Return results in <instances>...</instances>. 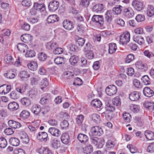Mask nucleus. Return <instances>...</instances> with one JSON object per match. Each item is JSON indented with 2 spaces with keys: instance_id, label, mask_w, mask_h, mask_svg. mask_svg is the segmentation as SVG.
<instances>
[{
  "instance_id": "4d7b16f0",
  "label": "nucleus",
  "mask_w": 154,
  "mask_h": 154,
  "mask_svg": "<svg viewBox=\"0 0 154 154\" xmlns=\"http://www.w3.org/2000/svg\"><path fill=\"white\" fill-rule=\"evenodd\" d=\"M35 55V52L32 50H29L27 51L25 54V56L26 57H32Z\"/></svg>"
},
{
  "instance_id": "f8f14e48",
  "label": "nucleus",
  "mask_w": 154,
  "mask_h": 154,
  "mask_svg": "<svg viewBox=\"0 0 154 154\" xmlns=\"http://www.w3.org/2000/svg\"><path fill=\"white\" fill-rule=\"evenodd\" d=\"M22 41L25 43L31 42L32 39V37L31 35L29 34H24L21 36Z\"/></svg>"
},
{
  "instance_id": "13d9d810",
  "label": "nucleus",
  "mask_w": 154,
  "mask_h": 154,
  "mask_svg": "<svg viewBox=\"0 0 154 154\" xmlns=\"http://www.w3.org/2000/svg\"><path fill=\"white\" fill-rule=\"evenodd\" d=\"M83 83V82L79 78H75L74 81L73 85H80Z\"/></svg>"
},
{
  "instance_id": "c9c22d12",
  "label": "nucleus",
  "mask_w": 154,
  "mask_h": 154,
  "mask_svg": "<svg viewBox=\"0 0 154 154\" xmlns=\"http://www.w3.org/2000/svg\"><path fill=\"white\" fill-rule=\"evenodd\" d=\"M15 72L13 71V69L8 71L7 73L4 74L5 76L9 79H12L15 77Z\"/></svg>"
},
{
  "instance_id": "680f3d73",
  "label": "nucleus",
  "mask_w": 154,
  "mask_h": 154,
  "mask_svg": "<svg viewBox=\"0 0 154 154\" xmlns=\"http://www.w3.org/2000/svg\"><path fill=\"white\" fill-rule=\"evenodd\" d=\"M59 117L60 118L65 119H69L70 116L67 113L62 112L60 114Z\"/></svg>"
},
{
  "instance_id": "cd10ccee",
  "label": "nucleus",
  "mask_w": 154,
  "mask_h": 154,
  "mask_svg": "<svg viewBox=\"0 0 154 154\" xmlns=\"http://www.w3.org/2000/svg\"><path fill=\"white\" fill-rule=\"evenodd\" d=\"M103 8V6L102 4H97L93 6L92 11L95 12L97 13L101 11Z\"/></svg>"
},
{
  "instance_id": "dca6fc26",
  "label": "nucleus",
  "mask_w": 154,
  "mask_h": 154,
  "mask_svg": "<svg viewBox=\"0 0 154 154\" xmlns=\"http://www.w3.org/2000/svg\"><path fill=\"white\" fill-rule=\"evenodd\" d=\"M8 108L11 111H14L19 108V104L15 102H11L8 104Z\"/></svg>"
},
{
  "instance_id": "a19ab883",
  "label": "nucleus",
  "mask_w": 154,
  "mask_h": 154,
  "mask_svg": "<svg viewBox=\"0 0 154 154\" xmlns=\"http://www.w3.org/2000/svg\"><path fill=\"white\" fill-rule=\"evenodd\" d=\"M57 46L56 42L51 43V42H49L47 43L46 47L48 49L50 50L55 49Z\"/></svg>"
},
{
  "instance_id": "6ab92c4d",
  "label": "nucleus",
  "mask_w": 154,
  "mask_h": 154,
  "mask_svg": "<svg viewBox=\"0 0 154 154\" xmlns=\"http://www.w3.org/2000/svg\"><path fill=\"white\" fill-rule=\"evenodd\" d=\"M59 20V17L56 15H50L48 17L47 21L48 23H53Z\"/></svg>"
},
{
  "instance_id": "09e8293b",
  "label": "nucleus",
  "mask_w": 154,
  "mask_h": 154,
  "mask_svg": "<svg viewBox=\"0 0 154 154\" xmlns=\"http://www.w3.org/2000/svg\"><path fill=\"white\" fill-rule=\"evenodd\" d=\"M7 145V142L6 139L3 137L0 138V147L2 148H5Z\"/></svg>"
},
{
  "instance_id": "423d86ee",
  "label": "nucleus",
  "mask_w": 154,
  "mask_h": 154,
  "mask_svg": "<svg viewBox=\"0 0 154 154\" xmlns=\"http://www.w3.org/2000/svg\"><path fill=\"white\" fill-rule=\"evenodd\" d=\"M132 5L138 11L142 10L144 7L143 2L138 0L133 1L132 3Z\"/></svg>"
},
{
  "instance_id": "bf43d9fd",
  "label": "nucleus",
  "mask_w": 154,
  "mask_h": 154,
  "mask_svg": "<svg viewBox=\"0 0 154 154\" xmlns=\"http://www.w3.org/2000/svg\"><path fill=\"white\" fill-rule=\"evenodd\" d=\"M64 75L65 78L69 79L72 78L74 76L73 73L71 71H67L64 72Z\"/></svg>"
},
{
  "instance_id": "7c9ffc66",
  "label": "nucleus",
  "mask_w": 154,
  "mask_h": 154,
  "mask_svg": "<svg viewBox=\"0 0 154 154\" xmlns=\"http://www.w3.org/2000/svg\"><path fill=\"white\" fill-rule=\"evenodd\" d=\"M90 119L95 122L97 123L100 120V116L97 114H94L90 116Z\"/></svg>"
},
{
  "instance_id": "6e6552de",
  "label": "nucleus",
  "mask_w": 154,
  "mask_h": 154,
  "mask_svg": "<svg viewBox=\"0 0 154 154\" xmlns=\"http://www.w3.org/2000/svg\"><path fill=\"white\" fill-rule=\"evenodd\" d=\"M37 138L39 140L45 142L49 139L47 133L45 132H40L38 133Z\"/></svg>"
},
{
  "instance_id": "1a4fd4ad",
  "label": "nucleus",
  "mask_w": 154,
  "mask_h": 154,
  "mask_svg": "<svg viewBox=\"0 0 154 154\" xmlns=\"http://www.w3.org/2000/svg\"><path fill=\"white\" fill-rule=\"evenodd\" d=\"M23 143L26 144L29 141V139L26 133L24 131H20L18 133Z\"/></svg>"
},
{
  "instance_id": "774afa93",
  "label": "nucleus",
  "mask_w": 154,
  "mask_h": 154,
  "mask_svg": "<svg viewBox=\"0 0 154 154\" xmlns=\"http://www.w3.org/2000/svg\"><path fill=\"white\" fill-rule=\"evenodd\" d=\"M147 151L151 153L154 152V143H151L148 146Z\"/></svg>"
},
{
  "instance_id": "a211bd4d",
  "label": "nucleus",
  "mask_w": 154,
  "mask_h": 154,
  "mask_svg": "<svg viewBox=\"0 0 154 154\" xmlns=\"http://www.w3.org/2000/svg\"><path fill=\"white\" fill-rule=\"evenodd\" d=\"M61 140L64 144H68L69 142V136L67 133L63 134L61 137Z\"/></svg>"
},
{
  "instance_id": "473e14b6",
  "label": "nucleus",
  "mask_w": 154,
  "mask_h": 154,
  "mask_svg": "<svg viewBox=\"0 0 154 154\" xmlns=\"http://www.w3.org/2000/svg\"><path fill=\"white\" fill-rule=\"evenodd\" d=\"M109 48V52L110 54L114 53L117 48L116 45L115 43H110Z\"/></svg>"
},
{
  "instance_id": "bb28decb",
  "label": "nucleus",
  "mask_w": 154,
  "mask_h": 154,
  "mask_svg": "<svg viewBox=\"0 0 154 154\" xmlns=\"http://www.w3.org/2000/svg\"><path fill=\"white\" fill-rule=\"evenodd\" d=\"M147 14L149 17H151L154 15V8L152 5H147Z\"/></svg>"
},
{
  "instance_id": "79ce46f5",
  "label": "nucleus",
  "mask_w": 154,
  "mask_h": 154,
  "mask_svg": "<svg viewBox=\"0 0 154 154\" xmlns=\"http://www.w3.org/2000/svg\"><path fill=\"white\" fill-rule=\"evenodd\" d=\"M79 60V57L76 55L72 56L69 59V61L72 65H75Z\"/></svg>"
},
{
  "instance_id": "4c0bfd02",
  "label": "nucleus",
  "mask_w": 154,
  "mask_h": 154,
  "mask_svg": "<svg viewBox=\"0 0 154 154\" xmlns=\"http://www.w3.org/2000/svg\"><path fill=\"white\" fill-rule=\"evenodd\" d=\"M122 117L126 122H129L131 118V115L128 112H125L122 114Z\"/></svg>"
},
{
  "instance_id": "603ef678",
  "label": "nucleus",
  "mask_w": 154,
  "mask_h": 154,
  "mask_svg": "<svg viewBox=\"0 0 154 154\" xmlns=\"http://www.w3.org/2000/svg\"><path fill=\"white\" fill-rule=\"evenodd\" d=\"M68 49L72 51H76L78 50V47L74 44H70L67 46Z\"/></svg>"
},
{
  "instance_id": "a878e982",
  "label": "nucleus",
  "mask_w": 154,
  "mask_h": 154,
  "mask_svg": "<svg viewBox=\"0 0 154 154\" xmlns=\"http://www.w3.org/2000/svg\"><path fill=\"white\" fill-rule=\"evenodd\" d=\"M144 134L148 140H154V132L149 130H147L145 131Z\"/></svg>"
},
{
  "instance_id": "2eb2a0df",
  "label": "nucleus",
  "mask_w": 154,
  "mask_h": 154,
  "mask_svg": "<svg viewBox=\"0 0 154 154\" xmlns=\"http://www.w3.org/2000/svg\"><path fill=\"white\" fill-rule=\"evenodd\" d=\"M144 95L148 97H152L154 94V91L148 87H146L143 90Z\"/></svg>"
},
{
  "instance_id": "e433bc0d",
  "label": "nucleus",
  "mask_w": 154,
  "mask_h": 154,
  "mask_svg": "<svg viewBox=\"0 0 154 154\" xmlns=\"http://www.w3.org/2000/svg\"><path fill=\"white\" fill-rule=\"evenodd\" d=\"M40 106L37 105L33 106L31 109L32 112L36 115L38 114L41 111Z\"/></svg>"
},
{
  "instance_id": "f03ea898",
  "label": "nucleus",
  "mask_w": 154,
  "mask_h": 154,
  "mask_svg": "<svg viewBox=\"0 0 154 154\" xmlns=\"http://www.w3.org/2000/svg\"><path fill=\"white\" fill-rule=\"evenodd\" d=\"M92 20L95 22L99 27L102 26L104 23L103 18L101 15H94L92 18Z\"/></svg>"
},
{
  "instance_id": "f3484780",
  "label": "nucleus",
  "mask_w": 154,
  "mask_h": 154,
  "mask_svg": "<svg viewBox=\"0 0 154 154\" xmlns=\"http://www.w3.org/2000/svg\"><path fill=\"white\" fill-rule=\"evenodd\" d=\"M8 123L10 127L14 129L19 128L21 126L20 123L13 120H9Z\"/></svg>"
},
{
  "instance_id": "69168bd1",
  "label": "nucleus",
  "mask_w": 154,
  "mask_h": 154,
  "mask_svg": "<svg viewBox=\"0 0 154 154\" xmlns=\"http://www.w3.org/2000/svg\"><path fill=\"white\" fill-rule=\"evenodd\" d=\"M127 147L129 148L130 151L132 153H134L137 151V149L132 144H129L127 146Z\"/></svg>"
},
{
  "instance_id": "f257e3e1",
  "label": "nucleus",
  "mask_w": 154,
  "mask_h": 154,
  "mask_svg": "<svg viewBox=\"0 0 154 154\" xmlns=\"http://www.w3.org/2000/svg\"><path fill=\"white\" fill-rule=\"evenodd\" d=\"M122 11L123 16L127 18H130L134 16V11L131 8H124L122 9Z\"/></svg>"
},
{
  "instance_id": "3c124183",
  "label": "nucleus",
  "mask_w": 154,
  "mask_h": 154,
  "mask_svg": "<svg viewBox=\"0 0 154 154\" xmlns=\"http://www.w3.org/2000/svg\"><path fill=\"white\" fill-rule=\"evenodd\" d=\"M146 40L149 44L153 43L154 42V34H151L147 36Z\"/></svg>"
},
{
  "instance_id": "2f4dec72",
  "label": "nucleus",
  "mask_w": 154,
  "mask_h": 154,
  "mask_svg": "<svg viewBox=\"0 0 154 154\" xmlns=\"http://www.w3.org/2000/svg\"><path fill=\"white\" fill-rule=\"evenodd\" d=\"M105 20L106 21L110 23L112 20V13L111 11H107L105 15Z\"/></svg>"
},
{
  "instance_id": "c03bdc74",
  "label": "nucleus",
  "mask_w": 154,
  "mask_h": 154,
  "mask_svg": "<svg viewBox=\"0 0 154 154\" xmlns=\"http://www.w3.org/2000/svg\"><path fill=\"white\" fill-rule=\"evenodd\" d=\"M141 79L145 85H149L150 84V80L147 75H145L143 76Z\"/></svg>"
},
{
  "instance_id": "9b49d317",
  "label": "nucleus",
  "mask_w": 154,
  "mask_h": 154,
  "mask_svg": "<svg viewBox=\"0 0 154 154\" xmlns=\"http://www.w3.org/2000/svg\"><path fill=\"white\" fill-rule=\"evenodd\" d=\"M63 27L68 30L72 29L74 28L73 23L68 20H64L63 23Z\"/></svg>"
},
{
  "instance_id": "0e129e2a",
  "label": "nucleus",
  "mask_w": 154,
  "mask_h": 154,
  "mask_svg": "<svg viewBox=\"0 0 154 154\" xmlns=\"http://www.w3.org/2000/svg\"><path fill=\"white\" fill-rule=\"evenodd\" d=\"M63 52V49L61 48L58 47L54 49L53 51V54H62Z\"/></svg>"
},
{
  "instance_id": "de8ad7c7",
  "label": "nucleus",
  "mask_w": 154,
  "mask_h": 154,
  "mask_svg": "<svg viewBox=\"0 0 154 154\" xmlns=\"http://www.w3.org/2000/svg\"><path fill=\"white\" fill-rule=\"evenodd\" d=\"M121 8L123 7L121 5H119L118 7H114L112 8V11L113 13L116 14H121L123 9Z\"/></svg>"
},
{
  "instance_id": "ea45409f",
  "label": "nucleus",
  "mask_w": 154,
  "mask_h": 154,
  "mask_svg": "<svg viewBox=\"0 0 154 154\" xmlns=\"http://www.w3.org/2000/svg\"><path fill=\"white\" fill-rule=\"evenodd\" d=\"M29 112L26 110H23L20 114V117L24 119L28 118L29 116Z\"/></svg>"
},
{
  "instance_id": "aec40b11",
  "label": "nucleus",
  "mask_w": 154,
  "mask_h": 154,
  "mask_svg": "<svg viewBox=\"0 0 154 154\" xmlns=\"http://www.w3.org/2000/svg\"><path fill=\"white\" fill-rule=\"evenodd\" d=\"M48 131L51 134L56 137H58L61 134L60 131L55 128H50L49 129Z\"/></svg>"
},
{
  "instance_id": "864d4df0",
  "label": "nucleus",
  "mask_w": 154,
  "mask_h": 154,
  "mask_svg": "<svg viewBox=\"0 0 154 154\" xmlns=\"http://www.w3.org/2000/svg\"><path fill=\"white\" fill-rule=\"evenodd\" d=\"M113 104L119 106L121 104V100L118 97H116L114 98L112 100Z\"/></svg>"
},
{
  "instance_id": "b1692460",
  "label": "nucleus",
  "mask_w": 154,
  "mask_h": 154,
  "mask_svg": "<svg viewBox=\"0 0 154 154\" xmlns=\"http://www.w3.org/2000/svg\"><path fill=\"white\" fill-rule=\"evenodd\" d=\"M10 144L14 146H18L20 144V141L18 138L16 137H11L9 140Z\"/></svg>"
},
{
  "instance_id": "a18cd8bd",
  "label": "nucleus",
  "mask_w": 154,
  "mask_h": 154,
  "mask_svg": "<svg viewBox=\"0 0 154 154\" xmlns=\"http://www.w3.org/2000/svg\"><path fill=\"white\" fill-rule=\"evenodd\" d=\"M21 102L23 105L28 106L31 104L30 100L27 97H24L21 100Z\"/></svg>"
},
{
  "instance_id": "5701e85b",
  "label": "nucleus",
  "mask_w": 154,
  "mask_h": 154,
  "mask_svg": "<svg viewBox=\"0 0 154 154\" xmlns=\"http://www.w3.org/2000/svg\"><path fill=\"white\" fill-rule=\"evenodd\" d=\"M143 106L149 110H153L154 108V103L152 101H146L143 103Z\"/></svg>"
},
{
  "instance_id": "f704fd0d",
  "label": "nucleus",
  "mask_w": 154,
  "mask_h": 154,
  "mask_svg": "<svg viewBox=\"0 0 154 154\" xmlns=\"http://www.w3.org/2000/svg\"><path fill=\"white\" fill-rule=\"evenodd\" d=\"M83 151L85 154H90L93 152V148L91 145L86 146L83 148Z\"/></svg>"
},
{
  "instance_id": "9d476101",
  "label": "nucleus",
  "mask_w": 154,
  "mask_h": 154,
  "mask_svg": "<svg viewBox=\"0 0 154 154\" xmlns=\"http://www.w3.org/2000/svg\"><path fill=\"white\" fill-rule=\"evenodd\" d=\"M140 93L137 91H134L131 93L129 96V99L132 101H137L140 98Z\"/></svg>"
},
{
  "instance_id": "e2e57ef3",
  "label": "nucleus",
  "mask_w": 154,
  "mask_h": 154,
  "mask_svg": "<svg viewBox=\"0 0 154 154\" xmlns=\"http://www.w3.org/2000/svg\"><path fill=\"white\" fill-rule=\"evenodd\" d=\"M134 59V56L133 54H128L127 57L125 61L126 63H129L133 61Z\"/></svg>"
},
{
  "instance_id": "4468645a",
  "label": "nucleus",
  "mask_w": 154,
  "mask_h": 154,
  "mask_svg": "<svg viewBox=\"0 0 154 154\" xmlns=\"http://www.w3.org/2000/svg\"><path fill=\"white\" fill-rule=\"evenodd\" d=\"M134 41L140 45H141L144 42L143 38L141 35H134L133 37Z\"/></svg>"
},
{
  "instance_id": "58836bf2",
  "label": "nucleus",
  "mask_w": 154,
  "mask_h": 154,
  "mask_svg": "<svg viewBox=\"0 0 154 154\" xmlns=\"http://www.w3.org/2000/svg\"><path fill=\"white\" fill-rule=\"evenodd\" d=\"M84 119V116L81 114L77 116L76 118V123L79 125H81Z\"/></svg>"
},
{
  "instance_id": "c85d7f7f",
  "label": "nucleus",
  "mask_w": 154,
  "mask_h": 154,
  "mask_svg": "<svg viewBox=\"0 0 154 154\" xmlns=\"http://www.w3.org/2000/svg\"><path fill=\"white\" fill-rule=\"evenodd\" d=\"M91 106L94 107L99 108L101 106L102 103L100 101L99 99H94L91 103Z\"/></svg>"
},
{
  "instance_id": "0eeeda50",
  "label": "nucleus",
  "mask_w": 154,
  "mask_h": 154,
  "mask_svg": "<svg viewBox=\"0 0 154 154\" xmlns=\"http://www.w3.org/2000/svg\"><path fill=\"white\" fill-rule=\"evenodd\" d=\"M59 4V2L56 1L51 2L48 6L49 11L51 12L55 11L58 8Z\"/></svg>"
},
{
  "instance_id": "393cba45",
  "label": "nucleus",
  "mask_w": 154,
  "mask_h": 154,
  "mask_svg": "<svg viewBox=\"0 0 154 154\" xmlns=\"http://www.w3.org/2000/svg\"><path fill=\"white\" fill-rule=\"evenodd\" d=\"M51 145L53 148L57 149L60 146V144L59 141L57 140L53 139L51 141Z\"/></svg>"
},
{
  "instance_id": "37998d69",
  "label": "nucleus",
  "mask_w": 154,
  "mask_h": 154,
  "mask_svg": "<svg viewBox=\"0 0 154 154\" xmlns=\"http://www.w3.org/2000/svg\"><path fill=\"white\" fill-rule=\"evenodd\" d=\"M49 85L48 79L46 78L43 79L41 82L40 87L41 89L43 90L45 87Z\"/></svg>"
},
{
  "instance_id": "49530a36",
  "label": "nucleus",
  "mask_w": 154,
  "mask_h": 154,
  "mask_svg": "<svg viewBox=\"0 0 154 154\" xmlns=\"http://www.w3.org/2000/svg\"><path fill=\"white\" fill-rule=\"evenodd\" d=\"M106 111L109 112H113L115 110V108L113 104L108 103L105 107Z\"/></svg>"
},
{
  "instance_id": "6e6d98bb",
  "label": "nucleus",
  "mask_w": 154,
  "mask_h": 154,
  "mask_svg": "<svg viewBox=\"0 0 154 154\" xmlns=\"http://www.w3.org/2000/svg\"><path fill=\"white\" fill-rule=\"evenodd\" d=\"M10 96L11 98L13 99H17L19 97V95L17 94L16 92L15 91H11L10 94Z\"/></svg>"
},
{
  "instance_id": "052dcab7",
  "label": "nucleus",
  "mask_w": 154,
  "mask_h": 154,
  "mask_svg": "<svg viewBox=\"0 0 154 154\" xmlns=\"http://www.w3.org/2000/svg\"><path fill=\"white\" fill-rule=\"evenodd\" d=\"M47 58V56L45 53L41 52L38 54V59L42 61H45Z\"/></svg>"
},
{
  "instance_id": "ddd939ff",
  "label": "nucleus",
  "mask_w": 154,
  "mask_h": 154,
  "mask_svg": "<svg viewBox=\"0 0 154 154\" xmlns=\"http://www.w3.org/2000/svg\"><path fill=\"white\" fill-rule=\"evenodd\" d=\"M77 138L78 140L82 143H85L87 142L88 140V137L86 135L82 133L78 134Z\"/></svg>"
},
{
  "instance_id": "20e7f679",
  "label": "nucleus",
  "mask_w": 154,
  "mask_h": 154,
  "mask_svg": "<svg viewBox=\"0 0 154 154\" xmlns=\"http://www.w3.org/2000/svg\"><path fill=\"white\" fill-rule=\"evenodd\" d=\"M117 91L116 87L114 85H109L106 89V94L109 96H112L116 94Z\"/></svg>"
},
{
  "instance_id": "338daca9",
  "label": "nucleus",
  "mask_w": 154,
  "mask_h": 154,
  "mask_svg": "<svg viewBox=\"0 0 154 154\" xmlns=\"http://www.w3.org/2000/svg\"><path fill=\"white\" fill-rule=\"evenodd\" d=\"M111 114L110 112H108L107 111H105V112L102 113V116L105 118L107 120H110L112 118Z\"/></svg>"
},
{
  "instance_id": "8fccbe9b",
  "label": "nucleus",
  "mask_w": 154,
  "mask_h": 154,
  "mask_svg": "<svg viewBox=\"0 0 154 154\" xmlns=\"http://www.w3.org/2000/svg\"><path fill=\"white\" fill-rule=\"evenodd\" d=\"M54 63L57 65L64 63V58L63 57H58L54 60Z\"/></svg>"
},
{
  "instance_id": "4be33fe9",
  "label": "nucleus",
  "mask_w": 154,
  "mask_h": 154,
  "mask_svg": "<svg viewBox=\"0 0 154 154\" xmlns=\"http://www.w3.org/2000/svg\"><path fill=\"white\" fill-rule=\"evenodd\" d=\"M17 48L19 51L23 53H25L28 48L27 45L22 43H18L17 45Z\"/></svg>"
},
{
  "instance_id": "7ed1b4c3",
  "label": "nucleus",
  "mask_w": 154,
  "mask_h": 154,
  "mask_svg": "<svg viewBox=\"0 0 154 154\" xmlns=\"http://www.w3.org/2000/svg\"><path fill=\"white\" fill-rule=\"evenodd\" d=\"M130 34L127 32H125L122 33L120 37V42L122 44H126L130 40Z\"/></svg>"
},
{
  "instance_id": "72a5a7b5",
  "label": "nucleus",
  "mask_w": 154,
  "mask_h": 154,
  "mask_svg": "<svg viewBox=\"0 0 154 154\" xmlns=\"http://www.w3.org/2000/svg\"><path fill=\"white\" fill-rule=\"evenodd\" d=\"M27 66L29 69L33 71L36 70L38 67L37 64L35 61H32L28 64Z\"/></svg>"
},
{
  "instance_id": "412c9836",
  "label": "nucleus",
  "mask_w": 154,
  "mask_h": 154,
  "mask_svg": "<svg viewBox=\"0 0 154 154\" xmlns=\"http://www.w3.org/2000/svg\"><path fill=\"white\" fill-rule=\"evenodd\" d=\"M37 11L40 12H43L45 10V6L43 4H39L38 3H34V6Z\"/></svg>"
},
{
  "instance_id": "39448f33",
  "label": "nucleus",
  "mask_w": 154,
  "mask_h": 154,
  "mask_svg": "<svg viewBox=\"0 0 154 154\" xmlns=\"http://www.w3.org/2000/svg\"><path fill=\"white\" fill-rule=\"evenodd\" d=\"M103 132L101 128L99 126H94L91 128V132L93 136H100Z\"/></svg>"
},
{
  "instance_id": "c756f323",
  "label": "nucleus",
  "mask_w": 154,
  "mask_h": 154,
  "mask_svg": "<svg viewBox=\"0 0 154 154\" xmlns=\"http://www.w3.org/2000/svg\"><path fill=\"white\" fill-rule=\"evenodd\" d=\"M19 75L21 79L24 80L29 77L30 75L27 71L23 70L20 72Z\"/></svg>"
},
{
  "instance_id": "5fc2aeb1",
  "label": "nucleus",
  "mask_w": 154,
  "mask_h": 154,
  "mask_svg": "<svg viewBox=\"0 0 154 154\" xmlns=\"http://www.w3.org/2000/svg\"><path fill=\"white\" fill-rule=\"evenodd\" d=\"M40 80V78L38 75H35L31 79V83L32 85L37 84L38 81Z\"/></svg>"
}]
</instances>
